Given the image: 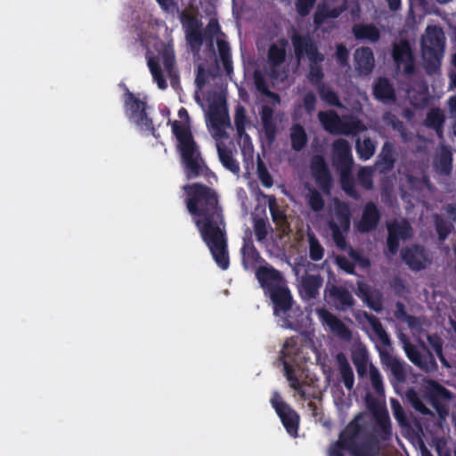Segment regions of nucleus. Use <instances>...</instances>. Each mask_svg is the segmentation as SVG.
<instances>
[{
	"label": "nucleus",
	"mask_w": 456,
	"mask_h": 456,
	"mask_svg": "<svg viewBox=\"0 0 456 456\" xmlns=\"http://www.w3.org/2000/svg\"><path fill=\"white\" fill-rule=\"evenodd\" d=\"M185 205L202 240L222 270L230 265L226 223L215 190L200 183L185 184Z\"/></svg>",
	"instance_id": "nucleus-1"
},
{
	"label": "nucleus",
	"mask_w": 456,
	"mask_h": 456,
	"mask_svg": "<svg viewBox=\"0 0 456 456\" xmlns=\"http://www.w3.org/2000/svg\"><path fill=\"white\" fill-rule=\"evenodd\" d=\"M172 132L177 141L176 149L186 178L191 180L199 176H204L207 179L216 177L215 173L210 170L204 160L191 128L175 120L172 124Z\"/></svg>",
	"instance_id": "nucleus-2"
},
{
	"label": "nucleus",
	"mask_w": 456,
	"mask_h": 456,
	"mask_svg": "<svg viewBox=\"0 0 456 456\" xmlns=\"http://www.w3.org/2000/svg\"><path fill=\"white\" fill-rule=\"evenodd\" d=\"M362 427L357 418L352 419L339 433L338 439L330 447V456H345L347 451L351 456H376L377 448L369 439H362Z\"/></svg>",
	"instance_id": "nucleus-3"
},
{
	"label": "nucleus",
	"mask_w": 456,
	"mask_h": 456,
	"mask_svg": "<svg viewBox=\"0 0 456 456\" xmlns=\"http://www.w3.org/2000/svg\"><path fill=\"white\" fill-rule=\"evenodd\" d=\"M291 43L294 54L297 61L307 58L309 61V71L306 76L309 83L315 88L323 81L324 72L321 63L324 61L325 55L320 52L318 43L309 34L295 32L291 36Z\"/></svg>",
	"instance_id": "nucleus-4"
},
{
	"label": "nucleus",
	"mask_w": 456,
	"mask_h": 456,
	"mask_svg": "<svg viewBox=\"0 0 456 456\" xmlns=\"http://www.w3.org/2000/svg\"><path fill=\"white\" fill-rule=\"evenodd\" d=\"M333 165L340 173L343 191L352 199L359 200L360 194L355 189L354 178L352 175L354 159L349 142L346 139H337L332 144Z\"/></svg>",
	"instance_id": "nucleus-5"
},
{
	"label": "nucleus",
	"mask_w": 456,
	"mask_h": 456,
	"mask_svg": "<svg viewBox=\"0 0 456 456\" xmlns=\"http://www.w3.org/2000/svg\"><path fill=\"white\" fill-rule=\"evenodd\" d=\"M445 46V36L438 26H428L421 40L424 68L428 74L436 73L441 64Z\"/></svg>",
	"instance_id": "nucleus-6"
},
{
	"label": "nucleus",
	"mask_w": 456,
	"mask_h": 456,
	"mask_svg": "<svg viewBox=\"0 0 456 456\" xmlns=\"http://www.w3.org/2000/svg\"><path fill=\"white\" fill-rule=\"evenodd\" d=\"M126 117L140 129L154 134L156 129L152 118L149 116L145 101L138 98L127 87L123 94Z\"/></svg>",
	"instance_id": "nucleus-7"
},
{
	"label": "nucleus",
	"mask_w": 456,
	"mask_h": 456,
	"mask_svg": "<svg viewBox=\"0 0 456 456\" xmlns=\"http://www.w3.org/2000/svg\"><path fill=\"white\" fill-rule=\"evenodd\" d=\"M351 212L349 206L338 200L332 218L328 220L327 226L331 232L335 245L341 250L346 248V233L350 229Z\"/></svg>",
	"instance_id": "nucleus-8"
},
{
	"label": "nucleus",
	"mask_w": 456,
	"mask_h": 456,
	"mask_svg": "<svg viewBox=\"0 0 456 456\" xmlns=\"http://www.w3.org/2000/svg\"><path fill=\"white\" fill-rule=\"evenodd\" d=\"M270 402L287 433L292 437H297L300 422L299 414L285 403L277 392L273 395Z\"/></svg>",
	"instance_id": "nucleus-9"
},
{
	"label": "nucleus",
	"mask_w": 456,
	"mask_h": 456,
	"mask_svg": "<svg viewBox=\"0 0 456 456\" xmlns=\"http://www.w3.org/2000/svg\"><path fill=\"white\" fill-rule=\"evenodd\" d=\"M326 302L338 311L346 312L354 307L355 300L352 293L344 285L328 281L324 289Z\"/></svg>",
	"instance_id": "nucleus-10"
},
{
	"label": "nucleus",
	"mask_w": 456,
	"mask_h": 456,
	"mask_svg": "<svg viewBox=\"0 0 456 456\" xmlns=\"http://www.w3.org/2000/svg\"><path fill=\"white\" fill-rule=\"evenodd\" d=\"M387 250L389 255L395 256L398 252L400 240H406L412 236V228L406 219H395L387 224Z\"/></svg>",
	"instance_id": "nucleus-11"
},
{
	"label": "nucleus",
	"mask_w": 456,
	"mask_h": 456,
	"mask_svg": "<svg viewBox=\"0 0 456 456\" xmlns=\"http://www.w3.org/2000/svg\"><path fill=\"white\" fill-rule=\"evenodd\" d=\"M181 22L185 30L186 40L192 51H199L204 42L201 21L194 15L183 11Z\"/></svg>",
	"instance_id": "nucleus-12"
},
{
	"label": "nucleus",
	"mask_w": 456,
	"mask_h": 456,
	"mask_svg": "<svg viewBox=\"0 0 456 456\" xmlns=\"http://www.w3.org/2000/svg\"><path fill=\"white\" fill-rule=\"evenodd\" d=\"M392 57L397 68L402 67L406 76L415 74V59L409 41L402 39L398 43L394 44Z\"/></svg>",
	"instance_id": "nucleus-13"
},
{
	"label": "nucleus",
	"mask_w": 456,
	"mask_h": 456,
	"mask_svg": "<svg viewBox=\"0 0 456 456\" xmlns=\"http://www.w3.org/2000/svg\"><path fill=\"white\" fill-rule=\"evenodd\" d=\"M310 167L318 187L324 193H330L332 187V176L324 158L321 155L314 156Z\"/></svg>",
	"instance_id": "nucleus-14"
},
{
	"label": "nucleus",
	"mask_w": 456,
	"mask_h": 456,
	"mask_svg": "<svg viewBox=\"0 0 456 456\" xmlns=\"http://www.w3.org/2000/svg\"><path fill=\"white\" fill-rule=\"evenodd\" d=\"M428 397L439 418L444 419L449 414V409L442 400H451L452 393L441 384L433 381L428 392Z\"/></svg>",
	"instance_id": "nucleus-15"
},
{
	"label": "nucleus",
	"mask_w": 456,
	"mask_h": 456,
	"mask_svg": "<svg viewBox=\"0 0 456 456\" xmlns=\"http://www.w3.org/2000/svg\"><path fill=\"white\" fill-rule=\"evenodd\" d=\"M381 218V214L373 201L367 202L362 209V216L356 224L358 232L367 233L375 230Z\"/></svg>",
	"instance_id": "nucleus-16"
},
{
	"label": "nucleus",
	"mask_w": 456,
	"mask_h": 456,
	"mask_svg": "<svg viewBox=\"0 0 456 456\" xmlns=\"http://www.w3.org/2000/svg\"><path fill=\"white\" fill-rule=\"evenodd\" d=\"M318 315L322 322L330 328V331L338 338L344 340H349L352 338L350 329L329 310L324 308L319 309Z\"/></svg>",
	"instance_id": "nucleus-17"
},
{
	"label": "nucleus",
	"mask_w": 456,
	"mask_h": 456,
	"mask_svg": "<svg viewBox=\"0 0 456 456\" xmlns=\"http://www.w3.org/2000/svg\"><path fill=\"white\" fill-rule=\"evenodd\" d=\"M403 261L413 271L425 269V249L420 245L405 247L401 251Z\"/></svg>",
	"instance_id": "nucleus-18"
},
{
	"label": "nucleus",
	"mask_w": 456,
	"mask_h": 456,
	"mask_svg": "<svg viewBox=\"0 0 456 456\" xmlns=\"http://www.w3.org/2000/svg\"><path fill=\"white\" fill-rule=\"evenodd\" d=\"M270 297L273 303V310L276 315L281 316L290 310L292 297L288 288L281 286L272 288Z\"/></svg>",
	"instance_id": "nucleus-19"
},
{
	"label": "nucleus",
	"mask_w": 456,
	"mask_h": 456,
	"mask_svg": "<svg viewBox=\"0 0 456 456\" xmlns=\"http://www.w3.org/2000/svg\"><path fill=\"white\" fill-rule=\"evenodd\" d=\"M256 277L263 289L269 291L273 287H280L279 283L282 281L281 273L272 266H260L256 271Z\"/></svg>",
	"instance_id": "nucleus-20"
},
{
	"label": "nucleus",
	"mask_w": 456,
	"mask_h": 456,
	"mask_svg": "<svg viewBox=\"0 0 456 456\" xmlns=\"http://www.w3.org/2000/svg\"><path fill=\"white\" fill-rule=\"evenodd\" d=\"M395 163V158L394 144L389 142H384L381 151L375 162V167L379 173L387 174L394 168Z\"/></svg>",
	"instance_id": "nucleus-21"
},
{
	"label": "nucleus",
	"mask_w": 456,
	"mask_h": 456,
	"mask_svg": "<svg viewBox=\"0 0 456 456\" xmlns=\"http://www.w3.org/2000/svg\"><path fill=\"white\" fill-rule=\"evenodd\" d=\"M373 95L383 103H392L396 99L393 85L385 77H380L376 80L373 86Z\"/></svg>",
	"instance_id": "nucleus-22"
},
{
	"label": "nucleus",
	"mask_w": 456,
	"mask_h": 456,
	"mask_svg": "<svg viewBox=\"0 0 456 456\" xmlns=\"http://www.w3.org/2000/svg\"><path fill=\"white\" fill-rule=\"evenodd\" d=\"M355 68L360 74L369 75L374 68V55L372 50L368 47H360L354 53Z\"/></svg>",
	"instance_id": "nucleus-23"
},
{
	"label": "nucleus",
	"mask_w": 456,
	"mask_h": 456,
	"mask_svg": "<svg viewBox=\"0 0 456 456\" xmlns=\"http://www.w3.org/2000/svg\"><path fill=\"white\" fill-rule=\"evenodd\" d=\"M273 109L269 105L262 106L260 110L261 122L265 138L269 143L275 141L277 134V126L273 118Z\"/></svg>",
	"instance_id": "nucleus-24"
},
{
	"label": "nucleus",
	"mask_w": 456,
	"mask_h": 456,
	"mask_svg": "<svg viewBox=\"0 0 456 456\" xmlns=\"http://www.w3.org/2000/svg\"><path fill=\"white\" fill-rule=\"evenodd\" d=\"M433 166L435 171L441 175H449L452 170V153L447 146H441L435 156Z\"/></svg>",
	"instance_id": "nucleus-25"
},
{
	"label": "nucleus",
	"mask_w": 456,
	"mask_h": 456,
	"mask_svg": "<svg viewBox=\"0 0 456 456\" xmlns=\"http://www.w3.org/2000/svg\"><path fill=\"white\" fill-rule=\"evenodd\" d=\"M323 283L320 274H305L301 280L300 291L306 299H314L319 295V290Z\"/></svg>",
	"instance_id": "nucleus-26"
},
{
	"label": "nucleus",
	"mask_w": 456,
	"mask_h": 456,
	"mask_svg": "<svg viewBox=\"0 0 456 456\" xmlns=\"http://www.w3.org/2000/svg\"><path fill=\"white\" fill-rule=\"evenodd\" d=\"M375 433L382 440H389L392 436V425L387 410L381 409L374 412Z\"/></svg>",
	"instance_id": "nucleus-27"
},
{
	"label": "nucleus",
	"mask_w": 456,
	"mask_h": 456,
	"mask_svg": "<svg viewBox=\"0 0 456 456\" xmlns=\"http://www.w3.org/2000/svg\"><path fill=\"white\" fill-rule=\"evenodd\" d=\"M379 354L382 362L390 370L394 379L399 383L404 382L406 372L403 362L385 351H379Z\"/></svg>",
	"instance_id": "nucleus-28"
},
{
	"label": "nucleus",
	"mask_w": 456,
	"mask_h": 456,
	"mask_svg": "<svg viewBox=\"0 0 456 456\" xmlns=\"http://www.w3.org/2000/svg\"><path fill=\"white\" fill-rule=\"evenodd\" d=\"M336 362L338 367L341 379L347 390H352L354 385V375L353 369L346 356L342 352L336 355Z\"/></svg>",
	"instance_id": "nucleus-29"
},
{
	"label": "nucleus",
	"mask_w": 456,
	"mask_h": 456,
	"mask_svg": "<svg viewBox=\"0 0 456 456\" xmlns=\"http://www.w3.org/2000/svg\"><path fill=\"white\" fill-rule=\"evenodd\" d=\"M445 122V116L443 110L439 108L431 109L426 116L424 125L436 132L439 138L444 134V125Z\"/></svg>",
	"instance_id": "nucleus-30"
},
{
	"label": "nucleus",
	"mask_w": 456,
	"mask_h": 456,
	"mask_svg": "<svg viewBox=\"0 0 456 456\" xmlns=\"http://www.w3.org/2000/svg\"><path fill=\"white\" fill-rule=\"evenodd\" d=\"M352 32L357 40L377 42L380 38L379 30L373 24H354L352 28Z\"/></svg>",
	"instance_id": "nucleus-31"
},
{
	"label": "nucleus",
	"mask_w": 456,
	"mask_h": 456,
	"mask_svg": "<svg viewBox=\"0 0 456 456\" xmlns=\"http://www.w3.org/2000/svg\"><path fill=\"white\" fill-rule=\"evenodd\" d=\"M404 351L408 359L416 366L420 369L427 368V359L428 358L430 362L436 365V361L433 354L428 352L427 356H424L418 347L411 343H405Z\"/></svg>",
	"instance_id": "nucleus-32"
},
{
	"label": "nucleus",
	"mask_w": 456,
	"mask_h": 456,
	"mask_svg": "<svg viewBox=\"0 0 456 456\" xmlns=\"http://www.w3.org/2000/svg\"><path fill=\"white\" fill-rule=\"evenodd\" d=\"M315 89L321 101L325 104L337 108L343 107L338 92L335 91L329 83L321 84L320 86Z\"/></svg>",
	"instance_id": "nucleus-33"
},
{
	"label": "nucleus",
	"mask_w": 456,
	"mask_h": 456,
	"mask_svg": "<svg viewBox=\"0 0 456 456\" xmlns=\"http://www.w3.org/2000/svg\"><path fill=\"white\" fill-rule=\"evenodd\" d=\"M289 139L292 150L301 151L308 142L307 134L300 124H294L289 129Z\"/></svg>",
	"instance_id": "nucleus-34"
},
{
	"label": "nucleus",
	"mask_w": 456,
	"mask_h": 456,
	"mask_svg": "<svg viewBox=\"0 0 456 456\" xmlns=\"http://www.w3.org/2000/svg\"><path fill=\"white\" fill-rule=\"evenodd\" d=\"M318 119L323 128L330 134H338L341 125V118L334 110L320 111Z\"/></svg>",
	"instance_id": "nucleus-35"
},
{
	"label": "nucleus",
	"mask_w": 456,
	"mask_h": 456,
	"mask_svg": "<svg viewBox=\"0 0 456 456\" xmlns=\"http://www.w3.org/2000/svg\"><path fill=\"white\" fill-rule=\"evenodd\" d=\"M217 153L220 162L227 170L234 175H238L240 173V164L234 159L232 150L217 144Z\"/></svg>",
	"instance_id": "nucleus-36"
},
{
	"label": "nucleus",
	"mask_w": 456,
	"mask_h": 456,
	"mask_svg": "<svg viewBox=\"0 0 456 456\" xmlns=\"http://www.w3.org/2000/svg\"><path fill=\"white\" fill-rule=\"evenodd\" d=\"M242 265L245 269L254 268L262 260L253 243H245L241 248Z\"/></svg>",
	"instance_id": "nucleus-37"
},
{
	"label": "nucleus",
	"mask_w": 456,
	"mask_h": 456,
	"mask_svg": "<svg viewBox=\"0 0 456 456\" xmlns=\"http://www.w3.org/2000/svg\"><path fill=\"white\" fill-rule=\"evenodd\" d=\"M267 58L272 72L274 73V69L281 66L286 60L285 44L281 46L272 44L268 49Z\"/></svg>",
	"instance_id": "nucleus-38"
},
{
	"label": "nucleus",
	"mask_w": 456,
	"mask_h": 456,
	"mask_svg": "<svg viewBox=\"0 0 456 456\" xmlns=\"http://www.w3.org/2000/svg\"><path fill=\"white\" fill-rule=\"evenodd\" d=\"M283 370L284 376L286 377L288 382L289 383V387L295 390L301 398H305V391L303 388V384L300 382L297 378L294 368L288 363L287 362H283Z\"/></svg>",
	"instance_id": "nucleus-39"
},
{
	"label": "nucleus",
	"mask_w": 456,
	"mask_h": 456,
	"mask_svg": "<svg viewBox=\"0 0 456 456\" xmlns=\"http://www.w3.org/2000/svg\"><path fill=\"white\" fill-rule=\"evenodd\" d=\"M220 60L227 75L232 72V61L229 43L218 38L216 41Z\"/></svg>",
	"instance_id": "nucleus-40"
},
{
	"label": "nucleus",
	"mask_w": 456,
	"mask_h": 456,
	"mask_svg": "<svg viewBox=\"0 0 456 456\" xmlns=\"http://www.w3.org/2000/svg\"><path fill=\"white\" fill-rule=\"evenodd\" d=\"M356 152L361 159H370L375 152L376 146L373 141L370 138H364L362 141L358 139L355 144Z\"/></svg>",
	"instance_id": "nucleus-41"
},
{
	"label": "nucleus",
	"mask_w": 456,
	"mask_h": 456,
	"mask_svg": "<svg viewBox=\"0 0 456 456\" xmlns=\"http://www.w3.org/2000/svg\"><path fill=\"white\" fill-rule=\"evenodd\" d=\"M436 232L440 241H444L454 229L453 224L444 220L441 216H434Z\"/></svg>",
	"instance_id": "nucleus-42"
},
{
	"label": "nucleus",
	"mask_w": 456,
	"mask_h": 456,
	"mask_svg": "<svg viewBox=\"0 0 456 456\" xmlns=\"http://www.w3.org/2000/svg\"><path fill=\"white\" fill-rule=\"evenodd\" d=\"M148 67L150 69V71L152 75L153 79L157 82L158 86L160 89L167 88V81L163 76L162 69L159 64V61L155 57H149L148 58Z\"/></svg>",
	"instance_id": "nucleus-43"
},
{
	"label": "nucleus",
	"mask_w": 456,
	"mask_h": 456,
	"mask_svg": "<svg viewBox=\"0 0 456 456\" xmlns=\"http://www.w3.org/2000/svg\"><path fill=\"white\" fill-rule=\"evenodd\" d=\"M366 127L361 120L357 118H352L348 121H341L338 134L345 135H355L358 133L364 131Z\"/></svg>",
	"instance_id": "nucleus-44"
},
{
	"label": "nucleus",
	"mask_w": 456,
	"mask_h": 456,
	"mask_svg": "<svg viewBox=\"0 0 456 456\" xmlns=\"http://www.w3.org/2000/svg\"><path fill=\"white\" fill-rule=\"evenodd\" d=\"M309 243V257L313 261H320L324 256V248L312 232L307 234Z\"/></svg>",
	"instance_id": "nucleus-45"
},
{
	"label": "nucleus",
	"mask_w": 456,
	"mask_h": 456,
	"mask_svg": "<svg viewBox=\"0 0 456 456\" xmlns=\"http://www.w3.org/2000/svg\"><path fill=\"white\" fill-rule=\"evenodd\" d=\"M160 57L166 71L169 76H172L175 65V56L173 47L170 45H165L160 52Z\"/></svg>",
	"instance_id": "nucleus-46"
},
{
	"label": "nucleus",
	"mask_w": 456,
	"mask_h": 456,
	"mask_svg": "<svg viewBox=\"0 0 456 456\" xmlns=\"http://www.w3.org/2000/svg\"><path fill=\"white\" fill-rule=\"evenodd\" d=\"M369 322L374 333L378 336L382 345L384 346H389L391 345L390 338L387 331L385 330L380 321L377 317L370 315L369 317Z\"/></svg>",
	"instance_id": "nucleus-47"
},
{
	"label": "nucleus",
	"mask_w": 456,
	"mask_h": 456,
	"mask_svg": "<svg viewBox=\"0 0 456 456\" xmlns=\"http://www.w3.org/2000/svg\"><path fill=\"white\" fill-rule=\"evenodd\" d=\"M246 121L247 116L244 107L238 106L236 108L234 116V124L236 126L237 134L240 137H242L245 134L246 137L249 139V136L246 134Z\"/></svg>",
	"instance_id": "nucleus-48"
},
{
	"label": "nucleus",
	"mask_w": 456,
	"mask_h": 456,
	"mask_svg": "<svg viewBox=\"0 0 456 456\" xmlns=\"http://www.w3.org/2000/svg\"><path fill=\"white\" fill-rule=\"evenodd\" d=\"M307 204L314 212H320L324 208L325 201L322 194L316 190H310L307 195Z\"/></svg>",
	"instance_id": "nucleus-49"
},
{
	"label": "nucleus",
	"mask_w": 456,
	"mask_h": 456,
	"mask_svg": "<svg viewBox=\"0 0 456 456\" xmlns=\"http://www.w3.org/2000/svg\"><path fill=\"white\" fill-rule=\"evenodd\" d=\"M370 379L372 388L379 395L384 392L383 380L380 372L373 365L370 369Z\"/></svg>",
	"instance_id": "nucleus-50"
},
{
	"label": "nucleus",
	"mask_w": 456,
	"mask_h": 456,
	"mask_svg": "<svg viewBox=\"0 0 456 456\" xmlns=\"http://www.w3.org/2000/svg\"><path fill=\"white\" fill-rule=\"evenodd\" d=\"M303 107L308 115H312L316 110L317 97L313 91L306 92L303 98Z\"/></svg>",
	"instance_id": "nucleus-51"
},
{
	"label": "nucleus",
	"mask_w": 456,
	"mask_h": 456,
	"mask_svg": "<svg viewBox=\"0 0 456 456\" xmlns=\"http://www.w3.org/2000/svg\"><path fill=\"white\" fill-rule=\"evenodd\" d=\"M257 175H258V178H259L261 183L265 187L270 188L273 186V177L262 161L257 163Z\"/></svg>",
	"instance_id": "nucleus-52"
},
{
	"label": "nucleus",
	"mask_w": 456,
	"mask_h": 456,
	"mask_svg": "<svg viewBox=\"0 0 456 456\" xmlns=\"http://www.w3.org/2000/svg\"><path fill=\"white\" fill-rule=\"evenodd\" d=\"M315 0H296L295 6L297 14L301 17L307 16L314 8Z\"/></svg>",
	"instance_id": "nucleus-53"
},
{
	"label": "nucleus",
	"mask_w": 456,
	"mask_h": 456,
	"mask_svg": "<svg viewBox=\"0 0 456 456\" xmlns=\"http://www.w3.org/2000/svg\"><path fill=\"white\" fill-rule=\"evenodd\" d=\"M336 59L340 67L349 65V51L343 44H338L336 46Z\"/></svg>",
	"instance_id": "nucleus-54"
},
{
	"label": "nucleus",
	"mask_w": 456,
	"mask_h": 456,
	"mask_svg": "<svg viewBox=\"0 0 456 456\" xmlns=\"http://www.w3.org/2000/svg\"><path fill=\"white\" fill-rule=\"evenodd\" d=\"M357 178L360 184L366 190H370L373 187L371 172L367 168H361L357 173Z\"/></svg>",
	"instance_id": "nucleus-55"
},
{
	"label": "nucleus",
	"mask_w": 456,
	"mask_h": 456,
	"mask_svg": "<svg viewBox=\"0 0 456 456\" xmlns=\"http://www.w3.org/2000/svg\"><path fill=\"white\" fill-rule=\"evenodd\" d=\"M220 32V26L216 20H211L205 31L203 32L204 40L209 41L210 47L213 49V39Z\"/></svg>",
	"instance_id": "nucleus-56"
},
{
	"label": "nucleus",
	"mask_w": 456,
	"mask_h": 456,
	"mask_svg": "<svg viewBox=\"0 0 456 456\" xmlns=\"http://www.w3.org/2000/svg\"><path fill=\"white\" fill-rule=\"evenodd\" d=\"M410 401L413 406V408L420 412L423 415H430L433 416V412L426 406V404L422 402L420 398L418 397V395L413 393L412 395H410Z\"/></svg>",
	"instance_id": "nucleus-57"
},
{
	"label": "nucleus",
	"mask_w": 456,
	"mask_h": 456,
	"mask_svg": "<svg viewBox=\"0 0 456 456\" xmlns=\"http://www.w3.org/2000/svg\"><path fill=\"white\" fill-rule=\"evenodd\" d=\"M394 417L401 427H409L408 418L399 403H393Z\"/></svg>",
	"instance_id": "nucleus-58"
},
{
	"label": "nucleus",
	"mask_w": 456,
	"mask_h": 456,
	"mask_svg": "<svg viewBox=\"0 0 456 456\" xmlns=\"http://www.w3.org/2000/svg\"><path fill=\"white\" fill-rule=\"evenodd\" d=\"M255 84H256V89L260 93H262L265 95L270 96V97L279 101V99H280L279 95L277 94L273 93V92H271L269 90L268 86H267V84H266V82H265V80L264 79L263 77H260V76L259 77H255Z\"/></svg>",
	"instance_id": "nucleus-59"
},
{
	"label": "nucleus",
	"mask_w": 456,
	"mask_h": 456,
	"mask_svg": "<svg viewBox=\"0 0 456 456\" xmlns=\"http://www.w3.org/2000/svg\"><path fill=\"white\" fill-rule=\"evenodd\" d=\"M254 231L256 238L258 241H263L264 240H265L268 234L265 221L263 219L256 220L254 224Z\"/></svg>",
	"instance_id": "nucleus-60"
},
{
	"label": "nucleus",
	"mask_w": 456,
	"mask_h": 456,
	"mask_svg": "<svg viewBox=\"0 0 456 456\" xmlns=\"http://www.w3.org/2000/svg\"><path fill=\"white\" fill-rule=\"evenodd\" d=\"M269 209L272 219L274 223L282 224L286 222V214L283 210L280 209V208L274 202L269 204Z\"/></svg>",
	"instance_id": "nucleus-61"
},
{
	"label": "nucleus",
	"mask_w": 456,
	"mask_h": 456,
	"mask_svg": "<svg viewBox=\"0 0 456 456\" xmlns=\"http://www.w3.org/2000/svg\"><path fill=\"white\" fill-rule=\"evenodd\" d=\"M428 341L434 349L435 353L440 359V361L444 363L446 362L445 358L443 354V343L442 340L437 337H428Z\"/></svg>",
	"instance_id": "nucleus-62"
},
{
	"label": "nucleus",
	"mask_w": 456,
	"mask_h": 456,
	"mask_svg": "<svg viewBox=\"0 0 456 456\" xmlns=\"http://www.w3.org/2000/svg\"><path fill=\"white\" fill-rule=\"evenodd\" d=\"M337 265L348 274H354L355 265L353 262L348 260L346 256H338L336 259Z\"/></svg>",
	"instance_id": "nucleus-63"
},
{
	"label": "nucleus",
	"mask_w": 456,
	"mask_h": 456,
	"mask_svg": "<svg viewBox=\"0 0 456 456\" xmlns=\"http://www.w3.org/2000/svg\"><path fill=\"white\" fill-rule=\"evenodd\" d=\"M228 120V116L219 111H213L210 115V122L213 127L224 126Z\"/></svg>",
	"instance_id": "nucleus-64"
}]
</instances>
